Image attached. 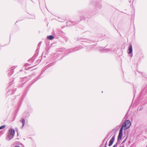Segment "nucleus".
<instances>
[{"label": "nucleus", "mask_w": 147, "mask_h": 147, "mask_svg": "<svg viewBox=\"0 0 147 147\" xmlns=\"http://www.w3.org/2000/svg\"><path fill=\"white\" fill-rule=\"evenodd\" d=\"M131 125V122L129 120H127L123 124L121 128L123 130H126L128 129L130 126Z\"/></svg>", "instance_id": "nucleus-1"}, {"label": "nucleus", "mask_w": 147, "mask_h": 147, "mask_svg": "<svg viewBox=\"0 0 147 147\" xmlns=\"http://www.w3.org/2000/svg\"><path fill=\"white\" fill-rule=\"evenodd\" d=\"M123 130L122 128H121L119 130V132L118 137L117 140L118 141L121 140L123 136L122 131Z\"/></svg>", "instance_id": "nucleus-2"}, {"label": "nucleus", "mask_w": 147, "mask_h": 147, "mask_svg": "<svg viewBox=\"0 0 147 147\" xmlns=\"http://www.w3.org/2000/svg\"><path fill=\"white\" fill-rule=\"evenodd\" d=\"M9 133L12 136V138H13L15 134V130L14 129H11L9 130Z\"/></svg>", "instance_id": "nucleus-3"}, {"label": "nucleus", "mask_w": 147, "mask_h": 147, "mask_svg": "<svg viewBox=\"0 0 147 147\" xmlns=\"http://www.w3.org/2000/svg\"><path fill=\"white\" fill-rule=\"evenodd\" d=\"M115 136H114L110 140L109 142V146H111L113 144L115 140Z\"/></svg>", "instance_id": "nucleus-4"}, {"label": "nucleus", "mask_w": 147, "mask_h": 147, "mask_svg": "<svg viewBox=\"0 0 147 147\" xmlns=\"http://www.w3.org/2000/svg\"><path fill=\"white\" fill-rule=\"evenodd\" d=\"M129 52L128 53L130 54L131 53L132 51V46L131 45H129L128 49Z\"/></svg>", "instance_id": "nucleus-5"}, {"label": "nucleus", "mask_w": 147, "mask_h": 147, "mask_svg": "<svg viewBox=\"0 0 147 147\" xmlns=\"http://www.w3.org/2000/svg\"><path fill=\"white\" fill-rule=\"evenodd\" d=\"M47 38L49 40H52L54 38V37L51 35L47 36Z\"/></svg>", "instance_id": "nucleus-6"}, {"label": "nucleus", "mask_w": 147, "mask_h": 147, "mask_svg": "<svg viewBox=\"0 0 147 147\" xmlns=\"http://www.w3.org/2000/svg\"><path fill=\"white\" fill-rule=\"evenodd\" d=\"M20 121L22 123V127H23L24 126L25 124L24 120L23 119H21L20 120Z\"/></svg>", "instance_id": "nucleus-7"}, {"label": "nucleus", "mask_w": 147, "mask_h": 147, "mask_svg": "<svg viewBox=\"0 0 147 147\" xmlns=\"http://www.w3.org/2000/svg\"><path fill=\"white\" fill-rule=\"evenodd\" d=\"M5 125H2V126L0 127V129H4V128H5Z\"/></svg>", "instance_id": "nucleus-8"}, {"label": "nucleus", "mask_w": 147, "mask_h": 147, "mask_svg": "<svg viewBox=\"0 0 147 147\" xmlns=\"http://www.w3.org/2000/svg\"><path fill=\"white\" fill-rule=\"evenodd\" d=\"M5 125H2V126L0 127V129H4V128H5Z\"/></svg>", "instance_id": "nucleus-9"}, {"label": "nucleus", "mask_w": 147, "mask_h": 147, "mask_svg": "<svg viewBox=\"0 0 147 147\" xmlns=\"http://www.w3.org/2000/svg\"><path fill=\"white\" fill-rule=\"evenodd\" d=\"M117 146V145L116 144L114 145L113 147H116Z\"/></svg>", "instance_id": "nucleus-10"}, {"label": "nucleus", "mask_w": 147, "mask_h": 147, "mask_svg": "<svg viewBox=\"0 0 147 147\" xmlns=\"http://www.w3.org/2000/svg\"><path fill=\"white\" fill-rule=\"evenodd\" d=\"M119 147H124L122 146H121Z\"/></svg>", "instance_id": "nucleus-11"}]
</instances>
